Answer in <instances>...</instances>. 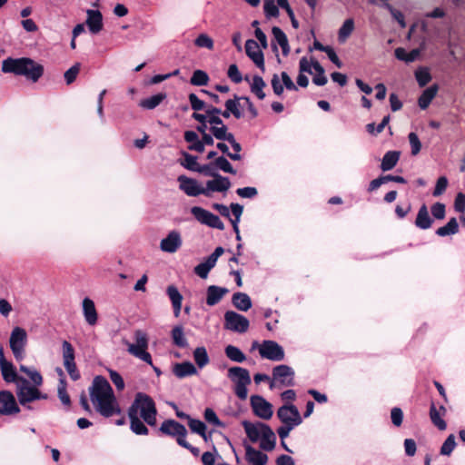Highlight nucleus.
Returning a JSON list of instances; mask_svg holds the SVG:
<instances>
[{
  "label": "nucleus",
  "instance_id": "obj_1",
  "mask_svg": "<svg viewBox=\"0 0 465 465\" xmlns=\"http://www.w3.org/2000/svg\"><path fill=\"white\" fill-rule=\"evenodd\" d=\"M89 392L91 401L100 415L109 418L121 413L114 391L104 377H94Z\"/></svg>",
  "mask_w": 465,
  "mask_h": 465
},
{
  "label": "nucleus",
  "instance_id": "obj_2",
  "mask_svg": "<svg viewBox=\"0 0 465 465\" xmlns=\"http://www.w3.org/2000/svg\"><path fill=\"white\" fill-rule=\"evenodd\" d=\"M44 66L31 58L8 57L2 63V72L25 76L27 80L36 83L44 74Z\"/></svg>",
  "mask_w": 465,
  "mask_h": 465
},
{
  "label": "nucleus",
  "instance_id": "obj_3",
  "mask_svg": "<svg viewBox=\"0 0 465 465\" xmlns=\"http://www.w3.org/2000/svg\"><path fill=\"white\" fill-rule=\"evenodd\" d=\"M128 414L135 415L149 426H155L157 422V409L153 398L143 392H137L134 400L128 409Z\"/></svg>",
  "mask_w": 465,
  "mask_h": 465
},
{
  "label": "nucleus",
  "instance_id": "obj_4",
  "mask_svg": "<svg viewBox=\"0 0 465 465\" xmlns=\"http://www.w3.org/2000/svg\"><path fill=\"white\" fill-rule=\"evenodd\" d=\"M134 342L124 341L127 345V351L132 356L151 365L157 376L162 374L161 370L153 364L151 354L148 352L149 338L147 333L143 330L134 331Z\"/></svg>",
  "mask_w": 465,
  "mask_h": 465
},
{
  "label": "nucleus",
  "instance_id": "obj_5",
  "mask_svg": "<svg viewBox=\"0 0 465 465\" xmlns=\"http://www.w3.org/2000/svg\"><path fill=\"white\" fill-rule=\"evenodd\" d=\"M16 396L19 403L28 410H32L29 405L31 402L48 398L46 393L41 392L36 386L31 385L25 378H20L17 381Z\"/></svg>",
  "mask_w": 465,
  "mask_h": 465
},
{
  "label": "nucleus",
  "instance_id": "obj_6",
  "mask_svg": "<svg viewBox=\"0 0 465 465\" xmlns=\"http://www.w3.org/2000/svg\"><path fill=\"white\" fill-rule=\"evenodd\" d=\"M227 377L234 384L235 395L240 400H246L247 386L252 382L249 371L240 366H233L228 369Z\"/></svg>",
  "mask_w": 465,
  "mask_h": 465
},
{
  "label": "nucleus",
  "instance_id": "obj_7",
  "mask_svg": "<svg viewBox=\"0 0 465 465\" xmlns=\"http://www.w3.org/2000/svg\"><path fill=\"white\" fill-rule=\"evenodd\" d=\"M252 347V349L258 347L260 356L272 361H281L285 356L282 346L272 340H265L261 344L254 341Z\"/></svg>",
  "mask_w": 465,
  "mask_h": 465
},
{
  "label": "nucleus",
  "instance_id": "obj_8",
  "mask_svg": "<svg viewBox=\"0 0 465 465\" xmlns=\"http://www.w3.org/2000/svg\"><path fill=\"white\" fill-rule=\"evenodd\" d=\"M10 349L17 361H21L25 356V347L27 344V333L21 327H15L10 334Z\"/></svg>",
  "mask_w": 465,
  "mask_h": 465
},
{
  "label": "nucleus",
  "instance_id": "obj_9",
  "mask_svg": "<svg viewBox=\"0 0 465 465\" xmlns=\"http://www.w3.org/2000/svg\"><path fill=\"white\" fill-rule=\"evenodd\" d=\"M294 385V371L288 365L282 364L272 369L270 388L292 387Z\"/></svg>",
  "mask_w": 465,
  "mask_h": 465
},
{
  "label": "nucleus",
  "instance_id": "obj_10",
  "mask_svg": "<svg viewBox=\"0 0 465 465\" xmlns=\"http://www.w3.org/2000/svg\"><path fill=\"white\" fill-rule=\"evenodd\" d=\"M62 356L64 366L73 381L80 379L81 375L75 363V352L73 345L64 341L62 342Z\"/></svg>",
  "mask_w": 465,
  "mask_h": 465
},
{
  "label": "nucleus",
  "instance_id": "obj_11",
  "mask_svg": "<svg viewBox=\"0 0 465 465\" xmlns=\"http://www.w3.org/2000/svg\"><path fill=\"white\" fill-rule=\"evenodd\" d=\"M224 329L238 332V333H244L248 331L250 326L249 320L233 311H227L224 313V323H223Z\"/></svg>",
  "mask_w": 465,
  "mask_h": 465
},
{
  "label": "nucleus",
  "instance_id": "obj_12",
  "mask_svg": "<svg viewBox=\"0 0 465 465\" xmlns=\"http://www.w3.org/2000/svg\"><path fill=\"white\" fill-rule=\"evenodd\" d=\"M191 213L202 224L211 228L223 230L224 224L218 215L203 209V207L193 206L191 208Z\"/></svg>",
  "mask_w": 465,
  "mask_h": 465
},
{
  "label": "nucleus",
  "instance_id": "obj_13",
  "mask_svg": "<svg viewBox=\"0 0 465 465\" xmlns=\"http://www.w3.org/2000/svg\"><path fill=\"white\" fill-rule=\"evenodd\" d=\"M277 417L282 424H289L294 427L302 422V418L297 407L292 403L284 404L277 411Z\"/></svg>",
  "mask_w": 465,
  "mask_h": 465
},
{
  "label": "nucleus",
  "instance_id": "obj_14",
  "mask_svg": "<svg viewBox=\"0 0 465 465\" xmlns=\"http://www.w3.org/2000/svg\"><path fill=\"white\" fill-rule=\"evenodd\" d=\"M224 252L221 246L216 247L213 252L209 255L203 262L194 267V272L202 279H206L210 271L215 266L219 257Z\"/></svg>",
  "mask_w": 465,
  "mask_h": 465
},
{
  "label": "nucleus",
  "instance_id": "obj_15",
  "mask_svg": "<svg viewBox=\"0 0 465 465\" xmlns=\"http://www.w3.org/2000/svg\"><path fill=\"white\" fill-rule=\"evenodd\" d=\"M271 84L273 93L278 96H281L283 94L284 87L290 91L298 90L297 86L286 72H282L281 76L274 74L272 77Z\"/></svg>",
  "mask_w": 465,
  "mask_h": 465
},
{
  "label": "nucleus",
  "instance_id": "obj_16",
  "mask_svg": "<svg viewBox=\"0 0 465 465\" xmlns=\"http://www.w3.org/2000/svg\"><path fill=\"white\" fill-rule=\"evenodd\" d=\"M251 406L254 414L261 419L269 420L273 414L272 404L262 396H252Z\"/></svg>",
  "mask_w": 465,
  "mask_h": 465
},
{
  "label": "nucleus",
  "instance_id": "obj_17",
  "mask_svg": "<svg viewBox=\"0 0 465 465\" xmlns=\"http://www.w3.org/2000/svg\"><path fill=\"white\" fill-rule=\"evenodd\" d=\"M179 183V189L186 195L196 197L200 194L204 195V187H202L197 180L187 177L186 175H180L177 178Z\"/></svg>",
  "mask_w": 465,
  "mask_h": 465
},
{
  "label": "nucleus",
  "instance_id": "obj_18",
  "mask_svg": "<svg viewBox=\"0 0 465 465\" xmlns=\"http://www.w3.org/2000/svg\"><path fill=\"white\" fill-rule=\"evenodd\" d=\"M183 244L181 232L177 230H173L163 238L160 242V249L167 253L176 252Z\"/></svg>",
  "mask_w": 465,
  "mask_h": 465
},
{
  "label": "nucleus",
  "instance_id": "obj_19",
  "mask_svg": "<svg viewBox=\"0 0 465 465\" xmlns=\"http://www.w3.org/2000/svg\"><path fill=\"white\" fill-rule=\"evenodd\" d=\"M231 182L228 177L217 174L213 180L206 182L204 195L210 197L212 193H225L231 188Z\"/></svg>",
  "mask_w": 465,
  "mask_h": 465
},
{
  "label": "nucleus",
  "instance_id": "obj_20",
  "mask_svg": "<svg viewBox=\"0 0 465 465\" xmlns=\"http://www.w3.org/2000/svg\"><path fill=\"white\" fill-rule=\"evenodd\" d=\"M20 409L16 403L15 398L8 391H0V414L12 415L18 413Z\"/></svg>",
  "mask_w": 465,
  "mask_h": 465
},
{
  "label": "nucleus",
  "instance_id": "obj_21",
  "mask_svg": "<svg viewBox=\"0 0 465 465\" xmlns=\"http://www.w3.org/2000/svg\"><path fill=\"white\" fill-rule=\"evenodd\" d=\"M245 52L247 56L260 68L264 71V56L258 43L252 39H249L245 43Z\"/></svg>",
  "mask_w": 465,
  "mask_h": 465
},
{
  "label": "nucleus",
  "instance_id": "obj_22",
  "mask_svg": "<svg viewBox=\"0 0 465 465\" xmlns=\"http://www.w3.org/2000/svg\"><path fill=\"white\" fill-rule=\"evenodd\" d=\"M242 425L245 430L247 437L252 442L259 441L262 435V431H264L263 429H266L268 427L267 424L262 423L261 421L251 422L248 420H243L242 422Z\"/></svg>",
  "mask_w": 465,
  "mask_h": 465
},
{
  "label": "nucleus",
  "instance_id": "obj_23",
  "mask_svg": "<svg viewBox=\"0 0 465 465\" xmlns=\"http://www.w3.org/2000/svg\"><path fill=\"white\" fill-rule=\"evenodd\" d=\"M245 460L250 465H266L268 462L267 454L256 450L250 444L244 445Z\"/></svg>",
  "mask_w": 465,
  "mask_h": 465
},
{
  "label": "nucleus",
  "instance_id": "obj_24",
  "mask_svg": "<svg viewBox=\"0 0 465 465\" xmlns=\"http://www.w3.org/2000/svg\"><path fill=\"white\" fill-rule=\"evenodd\" d=\"M86 25L91 34L96 35L103 29V15L99 10L88 9L86 11Z\"/></svg>",
  "mask_w": 465,
  "mask_h": 465
},
{
  "label": "nucleus",
  "instance_id": "obj_25",
  "mask_svg": "<svg viewBox=\"0 0 465 465\" xmlns=\"http://www.w3.org/2000/svg\"><path fill=\"white\" fill-rule=\"evenodd\" d=\"M83 315L90 326H94L98 321V313L92 299L85 297L82 302Z\"/></svg>",
  "mask_w": 465,
  "mask_h": 465
},
{
  "label": "nucleus",
  "instance_id": "obj_26",
  "mask_svg": "<svg viewBox=\"0 0 465 465\" xmlns=\"http://www.w3.org/2000/svg\"><path fill=\"white\" fill-rule=\"evenodd\" d=\"M229 292L225 287L210 285L206 290V303L209 306H214Z\"/></svg>",
  "mask_w": 465,
  "mask_h": 465
},
{
  "label": "nucleus",
  "instance_id": "obj_27",
  "mask_svg": "<svg viewBox=\"0 0 465 465\" xmlns=\"http://www.w3.org/2000/svg\"><path fill=\"white\" fill-rule=\"evenodd\" d=\"M185 429L184 425L174 420H166L161 424L159 430L163 434L176 438Z\"/></svg>",
  "mask_w": 465,
  "mask_h": 465
},
{
  "label": "nucleus",
  "instance_id": "obj_28",
  "mask_svg": "<svg viewBox=\"0 0 465 465\" xmlns=\"http://www.w3.org/2000/svg\"><path fill=\"white\" fill-rule=\"evenodd\" d=\"M173 374L179 378L183 379L197 374L196 367L190 361H183L175 363L173 367Z\"/></svg>",
  "mask_w": 465,
  "mask_h": 465
},
{
  "label": "nucleus",
  "instance_id": "obj_29",
  "mask_svg": "<svg viewBox=\"0 0 465 465\" xmlns=\"http://www.w3.org/2000/svg\"><path fill=\"white\" fill-rule=\"evenodd\" d=\"M446 409L444 406L440 405L439 408L435 406L432 402L430 409V417L432 423L440 430H444L447 428V424L445 420L441 418V416L445 415Z\"/></svg>",
  "mask_w": 465,
  "mask_h": 465
},
{
  "label": "nucleus",
  "instance_id": "obj_30",
  "mask_svg": "<svg viewBox=\"0 0 465 465\" xmlns=\"http://www.w3.org/2000/svg\"><path fill=\"white\" fill-rule=\"evenodd\" d=\"M263 430L262 438L259 440L260 448L265 451H271L275 448L276 435L269 425Z\"/></svg>",
  "mask_w": 465,
  "mask_h": 465
},
{
  "label": "nucleus",
  "instance_id": "obj_31",
  "mask_svg": "<svg viewBox=\"0 0 465 465\" xmlns=\"http://www.w3.org/2000/svg\"><path fill=\"white\" fill-rule=\"evenodd\" d=\"M0 370L5 381L9 383L15 382L17 384V381L21 377H18L15 368L12 362L1 361Z\"/></svg>",
  "mask_w": 465,
  "mask_h": 465
},
{
  "label": "nucleus",
  "instance_id": "obj_32",
  "mask_svg": "<svg viewBox=\"0 0 465 465\" xmlns=\"http://www.w3.org/2000/svg\"><path fill=\"white\" fill-rule=\"evenodd\" d=\"M166 292H167L169 299L172 302V305L173 308V314L175 317H178L180 315L181 309H182L183 296L179 292L178 289L173 285L168 286Z\"/></svg>",
  "mask_w": 465,
  "mask_h": 465
},
{
  "label": "nucleus",
  "instance_id": "obj_33",
  "mask_svg": "<svg viewBox=\"0 0 465 465\" xmlns=\"http://www.w3.org/2000/svg\"><path fill=\"white\" fill-rule=\"evenodd\" d=\"M232 302L236 309L242 312H247L252 305L250 296L244 292L233 293Z\"/></svg>",
  "mask_w": 465,
  "mask_h": 465
},
{
  "label": "nucleus",
  "instance_id": "obj_34",
  "mask_svg": "<svg viewBox=\"0 0 465 465\" xmlns=\"http://www.w3.org/2000/svg\"><path fill=\"white\" fill-rule=\"evenodd\" d=\"M438 89H439L438 85L433 84L422 92V94H420V96L418 99V104L420 109L424 110L429 107L430 104L431 103L433 98L436 96V94L438 93Z\"/></svg>",
  "mask_w": 465,
  "mask_h": 465
},
{
  "label": "nucleus",
  "instance_id": "obj_35",
  "mask_svg": "<svg viewBox=\"0 0 465 465\" xmlns=\"http://www.w3.org/2000/svg\"><path fill=\"white\" fill-rule=\"evenodd\" d=\"M432 219L429 215L428 208L425 204H422L420 208L419 209L416 220H415V225L422 230L429 229L432 224Z\"/></svg>",
  "mask_w": 465,
  "mask_h": 465
},
{
  "label": "nucleus",
  "instance_id": "obj_36",
  "mask_svg": "<svg viewBox=\"0 0 465 465\" xmlns=\"http://www.w3.org/2000/svg\"><path fill=\"white\" fill-rule=\"evenodd\" d=\"M400 156L401 153L398 151H388L382 157L381 169L383 172L393 169L399 162Z\"/></svg>",
  "mask_w": 465,
  "mask_h": 465
},
{
  "label": "nucleus",
  "instance_id": "obj_37",
  "mask_svg": "<svg viewBox=\"0 0 465 465\" xmlns=\"http://www.w3.org/2000/svg\"><path fill=\"white\" fill-rule=\"evenodd\" d=\"M184 140L189 143L188 149L190 151H195L197 153L203 152V146L201 143V139L196 132L194 131H185L184 132Z\"/></svg>",
  "mask_w": 465,
  "mask_h": 465
},
{
  "label": "nucleus",
  "instance_id": "obj_38",
  "mask_svg": "<svg viewBox=\"0 0 465 465\" xmlns=\"http://www.w3.org/2000/svg\"><path fill=\"white\" fill-rule=\"evenodd\" d=\"M272 33L274 40L277 44L282 47V51L283 55H288L290 53V46L287 36L285 33L279 27L273 26L272 29Z\"/></svg>",
  "mask_w": 465,
  "mask_h": 465
},
{
  "label": "nucleus",
  "instance_id": "obj_39",
  "mask_svg": "<svg viewBox=\"0 0 465 465\" xmlns=\"http://www.w3.org/2000/svg\"><path fill=\"white\" fill-rule=\"evenodd\" d=\"M130 420V430L136 435H147L149 433L148 428L143 419L135 415L128 414Z\"/></svg>",
  "mask_w": 465,
  "mask_h": 465
},
{
  "label": "nucleus",
  "instance_id": "obj_40",
  "mask_svg": "<svg viewBox=\"0 0 465 465\" xmlns=\"http://www.w3.org/2000/svg\"><path fill=\"white\" fill-rule=\"evenodd\" d=\"M459 232V223L455 217L450 218L444 225L437 229L436 234L440 237L456 234Z\"/></svg>",
  "mask_w": 465,
  "mask_h": 465
},
{
  "label": "nucleus",
  "instance_id": "obj_41",
  "mask_svg": "<svg viewBox=\"0 0 465 465\" xmlns=\"http://www.w3.org/2000/svg\"><path fill=\"white\" fill-rule=\"evenodd\" d=\"M165 98L166 94L164 93H158L142 100L140 102V106L147 110H153L157 107Z\"/></svg>",
  "mask_w": 465,
  "mask_h": 465
},
{
  "label": "nucleus",
  "instance_id": "obj_42",
  "mask_svg": "<svg viewBox=\"0 0 465 465\" xmlns=\"http://www.w3.org/2000/svg\"><path fill=\"white\" fill-rule=\"evenodd\" d=\"M172 340L174 345L179 348H186L188 341L184 336L183 327L181 325L174 326L171 332Z\"/></svg>",
  "mask_w": 465,
  "mask_h": 465
},
{
  "label": "nucleus",
  "instance_id": "obj_43",
  "mask_svg": "<svg viewBox=\"0 0 465 465\" xmlns=\"http://www.w3.org/2000/svg\"><path fill=\"white\" fill-rule=\"evenodd\" d=\"M224 353L228 359L237 363H242L246 360L245 354L234 345H227Z\"/></svg>",
  "mask_w": 465,
  "mask_h": 465
},
{
  "label": "nucleus",
  "instance_id": "obj_44",
  "mask_svg": "<svg viewBox=\"0 0 465 465\" xmlns=\"http://www.w3.org/2000/svg\"><path fill=\"white\" fill-rule=\"evenodd\" d=\"M266 86V84L262 76L254 75L252 77V83L251 84V91L260 100L265 98V93L263 92V88Z\"/></svg>",
  "mask_w": 465,
  "mask_h": 465
},
{
  "label": "nucleus",
  "instance_id": "obj_45",
  "mask_svg": "<svg viewBox=\"0 0 465 465\" xmlns=\"http://www.w3.org/2000/svg\"><path fill=\"white\" fill-rule=\"evenodd\" d=\"M240 101H242V96L235 95L233 99H229L225 102V107H227L228 111H231L236 119H240L242 116Z\"/></svg>",
  "mask_w": 465,
  "mask_h": 465
},
{
  "label": "nucleus",
  "instance_id": "obj_46",
  "mask_svg": "<svg viewBox=\"0 0 465 465\" xmlns=\"http://www.w3.org/2000/svg\"><path fill=\"white\" fill-rule=\"evenodd\" d=\"M354 30V21L352 18L346 19L339 29L338 38L340 42H345Z\"/></svg>",
  "mask_w": 465,
  "mask_h": 465
},
{
  "label": "nucleus",
  "instance_id": "obj_47",
  "mask_svg": "<svg viewBox=\"0 0 465 465\" xmlns=\"http://www.w3.org/2000/svg\"><path fill=\"white\" fill-rule=\"evenodd\" d=\"M180 163L185 169L193 172H197L200 166L197 162V156L192 155L186 152L183 153V160H181Z\"/></svg>",
  "mask_w": 465,
  "mask_h": 465
},
{
  "label": "nucleus",
  "instance_id": "obj_48",
  "mask_svg": "<svg viewBox=\"0 0 465 465\" xmlns=\"http://www.w3.org/2000/svg\"><path fill=\"white\" fill-rule=\"evenodd\" d=\"M193 359H194L197 366L200 369H202L204 366H206L209 363V361H210L207 351L203 346L202 347H197L193 351Z\"/></svg>",
  "mask_w": 465,
  "mask_h": 465
},
{
  "label": "nucleus",
  "instance_id": "obj_49",
  "mask_svg": "<svg viewBox=\"0 0 465 465\" xmlns=\"http://www.w3.org/2000/svg\"><path fill=\"white\" fill-rule=\"evenodd\" d=\"M210 131L216 139L221 141H228L229 135H233V134L228 132V127L223 123L211 126Z\"/></svg>",
  "mask_w": 465,
  "mask_h": 465
},
{
  "label": "nucleus",
  "instance_id": "obj_50",
  "mask_svg": "<svg viewBox=\"0 0 465 465\" xmlns=\"http://www.w3.org/2000/svg\"><path fill=\"white\" fill-rule=\"evenodd\" d=\"M20 371L28 376V378L34 384L33 386L38 387L43 384V377L41 373L35 369H31L25 365H21Z\"/></svg>",
  "mask_w": 465,
  "mask_h": 465
},
{
  "label": "nucleus",
  "instance_id": "obj_51",
  "mask_svg": "<svg viewBox=\"0 0 465 465\" xmlns=\"http://www.w3.org/2000/svg\"><path fill=\"white\" fill-rule=\"evenodd\" d=\"M205 112L208 116V123L209 124H211V126L223 124V121L219 116L220 114L222 113V110L220 108L209 105L206 107Z\"/></svg>",
  "mask_w": 465,
  "mask_h": 465
},
{
  "label": "nucleus",
  "instance_id": "obj_52",
  "mask_svg": "<svg viewBox=\"0 0 465 465\" xmlns=\"http://www.w3.org/2000/svg\"><path fill=\"white\" fill-rule=\"evenodd\" d=\"M57 394L61 402L69 407L71 405V399L66 391V381L64 378H60L58 387H57Z\"/></svg>",
  "mask_w": 465,
  "mask_h": 465
},
{
  "label": "nucleus",
  "instance_id": "obj_53",
  "mask_svg": "<svg viewBox=\"0 0 465 465\" xmlns=\"http://www.w3.org/2000/svg\"><path fill=\"white\" fill-rule=\"evenodd\" d=\"M209 76L203 70H195L190 79V83L195 86H204L208 84Z\"/></svg>",
  "mask_w": 465,
  "mask_h": 465
},
{
  "label": "nucleus",
  "instance_id": "obj_54",
  "mask_svg": "<svg viewBox=\"0 0 465 465\" xmlns=\"http://www.w3.org/2000/svg\"><path fill=\"white\" fill-rule=\"evenodd\" d=\"M214 164L216 166L217 171L221 170L224 173L235 174L236 170L233 169L232 165L224 156H219L214 159Z\"/></svg>",
  "mask_w": 465,
  "mask_h": 465
},
{
  "label": "nucleus",
  "instance_id": "obj_55",
  "mask_svg": "<svg viewBox=\"0 0 465 465\" xmlns=\"http://www.w3.org/2000/svg\"><path fill=\"white\" fill-rule=\"evenodd\" d=\"M189 428L193 432H195L199 435H201L205 440H207L206 437V425L204 422H203L200 420L195 419H189L188 422Z\"/></svg>",
  "mask_w": 465,
  "mask_h": 465
},
{
  "label": "nucleus",
  "instance_id": "obj_56",
  "mask_svg": "<svg viewBox=\"0 0 465 465\" xmlns=\"http://www.w3.org/2000/svg\"><path fill=\"white\" fill-rule=\"evenodd\" d=\"M227 142L233 149V153H228V157L232 161H240L242 159V155L240 154L242 145L235 140L234 135H229V140Z\"/></svg>",
  "mask_w": 465,
  "mask_h": 465
},
{
  "label": "nucleus",
  "instance_id": "obj_57",
  "mask_svg": "<svg viewBox=\"0 0 465 465\" xmlns=\"http://www.w3.org/2000/svg\"><path fill=\"white\" fill-rule=\"evenodd\" d=\"M455 447H456L455 437L453 434H450L447 437V439L441 445L440 452L441 455L450 456L452 453Z\"/></svg>",
  "mask_w": 465,
  "mask_h": 465
},
{
  "label": "nucleus",
  "instance_id": "obj_58",
  "mask_svg": "<svg viewBox=\"0 0 465 465\" xmlns=\"http://www.w3.org/2000/svg\"><path fill=\"white\" fill-rule=\"evenodd\" d=\"M194 45L201 48H206L208 50L213 49V41L206 34H201L194 40Z\"/></svg>",
  "mask_w": 465,
  "mask_h": 465
},
{
  "label": "nucleus",
  "instance_id": "obj_59",
  "mask_svg": "<svg viewBox=\"0 0 465 465\" xmlns=\"http://www.w3.org/2000/svg\"><path fill=\"white\" fill-rule=\"evenodd\" d=\"M415 78L421 87L425 86L431 80L430 74L426 68H419L415 72Z\"/></svg>",
  "mask_w": 465,
  "mask_h": 465
},
{
  "label": "nucleus",
  "instance_id": "obj_60",
  "mask_svg": "<svg viewBox=\"0 0 465 465\" xmlns=\"http://www.w3.org/2000/svg\"><path fill=\"white\" fill-rule=\"evenodd\" d=\"M264 14L266 17H277L279 15V8L273 0H264Z\"/></svg>",
  "mask_w": 465,
  "mask_h": 465
},
{
  "label": "nucleus",
  "instance_id": "obj_61",
  "mask_svg": "<svg viewBox=\"0 0 465 465\" xmlns=\"http://www.w3.org/2000/svg\"><path fill=\"white\" fill-rule=\"evenodd\" d=\"M80 72V64L76 63L65 71L64 77L67 84L74 83Z\"/></svg>",
  "mask_w": 465,
  "mask_h": 465
},
{
  "label": "nucleus",
  "instance_id": "obj_62",
  "mask_svg": "<svg viewBox=\"0 0 465 465\" xmlns=\"http://www.w3.org/2000/svg\"><path fill=\"white\" fill-rule=\"evenodd\" d=\"M204 419L207 422L217 426V427H224V424L219 420L218 416L216 415L215 411L211 409L207 408L204 411Z\"/></svg>",
  "mask_w": 465,
  "mask_h": 465
},
{
  "label": "nucleus",
  "instance_id": "obj_63",
  "mask_svg": "<svg viewBox=\"0 0 465 465\" xmlns=\"http://www.w3.org/2000/svg\"><path fill=\"white\" fill-rule=\"evenodd\" d=\"M197 173H203L205 176H210V177H215V176H217V174H220L217 172L216 166L214 164V161L208 164L200 165Z\"/></svg>",
  "mask_w": 465,
  "mask_h": 465
},
{
  "label": "nucleus",
  "instance_id": "obj_64",
  "mask_svg": "<svg viewBox=\"0 0 465 465\" xmlns=\"http://www.w3.org/2000/svg\"><path fill=\"white\" fill-rule=\"evenodd\" d=\"M227 75L231 79V81L235 84H239L242 81V74L235 64H232L229 66Z\"/></svg>",
  "mask_w": 465,
  "mask_h": 465
}]
</instances>
